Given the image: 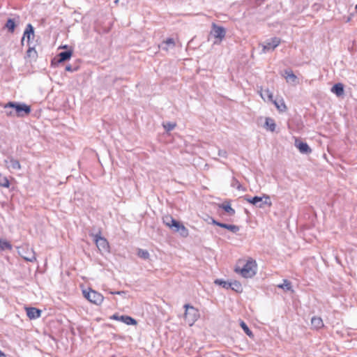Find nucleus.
I'll list each match as a JSON object with an SVG mask.
<instances>
[{
	"label": "nucleus",
	"instance_id": "1",
	"mask_svg": "<svg viewBox=\"0 0 357 357\" xmlns=\"http://www.w3.org/2000/svg\"><path fill=\"white\" fill-rule=\"evenodd\" d=\"M4 107L6 109L10 107L15 109V112L13 111L7 112L8 116L16 115L19 117H23L26 115H28L31 112L30 106L26 105L25 103L9 102L5 105Z\"/></svg>",
	"mask_w": 357,
	"mask_h": 357
},
{
	"label": "nucleus",
	"instance_id": "2",
	"mask_svg": "<svg viewBox=\"0 0 357 357\" xmlns=\"http://www.w3.org/2000/svg\"><path fill=\"white\" fill-rule=\"evenodd\" d=\"M256 262L252 260H248L242 268L236 267L235 271L240 273L243 278H250L256 274Z\"/></svg>",
	"mask_w": 357,
	"mask_h": 357
},
{
	"label": "nucleus",
	"instance_id": "3",
	"mask_svg": "<svg viewBox=\"0 0 357 357\" xmlns=\"http://www.w3.org/2000/svg\"><path fill=\"white\" fill-rule=\"evenodd\" d=\"M244 199L248 203L261 208H264L265 206H271L272 205L270 197L266 195H264L263 197L255 196L253 197L245 196Z\"/></svg>",
	"mask_w": 357,
	"mask_h": 357
},
{
	"label": "nucleus",
	"instance_id": "4",
	"mask_svg": "<svg viewBox=\"0 0 357 357\" xmlns=\"http://www.w3.org/2000/svg\"><path fill=\"white\" fill-rule=\"evenodd\" d=\"M226 30L223 26L217 25L215 23L212 24L210 36L214 38L213 44L219 45L225 38Z\"/></svg>",
	"mask_w": 357,
	"mask_h": 357
},
{
	"label": "nucleus",
	"instance_id": "5",
	"mask_svg": "<svg viewBox=\"0 0 357 357\" xmlns=\"http://www.w3.org/2000/svg\"><path fill=\"white\" fill-rule=\"evenodd\" d=\"M184 319L190 326H192L199 317V311L190 304L184 305Z\"/></svg>",
	"mask_w": 357,
	"mask_h": 357
},
{
	"label": "nucleus",
	"instance_id": "6",
	"mask_svg": "<svg viewBox=\"0 0 357 357\" xmlns=\"http://www.w3.org/2000/svg\"><path fill=\"white\" fill-rule=\"evenodd\" d=\"M84 296L91 303H94L96 305H100L103 300V296L99 292L89 289V291L84 290L83 291Z\"/></svg>",
	"mask_w": 357,
	"mask_h": 357
},
{
	"label": "nucleus",
	"instance_id": "7",
	"mask_svg": "<svg viewBox=\"0 0 357 357\" xmlns=\"http://www.w3.org/2000/svg\"><path fill=\"white\" fill-rule=\"evenodd\" d=\"M281 40L279 38L274 37L266 40L262 45V52L266 53L269 51L274 50L280 44Z\"/></svg>",
	"mask_w": 357,
	"mask_h": 357
},
{
	"label": "nucleus",
	"instance_id": "8",
	"mask_svg": "<svg viewBox=\"0 0 357 357\" xmlns=\"http://www.w3.org/2000/svg\"><path fill=\"white\" fill-rule=\"evenodd\" d=\"M94 241L96 246L100 252H108L109 250V243L105 238L100 236V232L94 235Z\"/></svg>",
	"mask_w": 357,
	"mask_h": 357
},
{
	"label": "nucleus",
	"instance_id": "9",
	"mask_svg": "<svg viewBox=\"0 0 357 357\" xmlns=\"http://www.w3.org/2000/svg\"><path fill=\"white\" fill-rule=\"evenodd\" d=\"M4 163L6 168L8 169L20 170L21 169L20 162L12 157L5 160Z\"/></svg>",
	"mask_w": 357,
	"mask_h": 357
},
{
	"label": "nucleus",
	"instance_id": "10",
	"mask_svg": "<svg viewBox=\"0 0 357 357\" xmlns=\"http://www.w3.org/2000/svg\"><path fill=\"white\" fill-rule=\"evenodd\" d=\"M295 146L298 149L299 151L303 154H309L312 152V149L305 142L295 141Z\"/></svg>",
	"mask_w": 357,
	"mask_h": 357
},
{
	"label": "nucleus",
	"instance_id": "11",
	"mask_svg": "<svg viewBox=\"0 0 357 357\" xmlns=\"http://www.w3.org/2000/svg\"><path fill=\"white\" fill-rule=\"evenodd\" d=\"M26 310V314H27L28 317L31 319H37V318L40 317L41 315V310H40L36 307H27Z\"/></svg>",
	"mask_w": 357,
	"mask_h": 357
},
{
	"label": "nucleus",
	"instance_id": "12",
	"mask_svg": "<svg viewBox=\"0 0 357 357\" xmlns=\"http://www.w3.org/2000/svg\"><path fill=\"white\" fill-rule=\"evenodd\" d=\"M284 77L287 82L296 84L297 82V77L294 75L292 70H285Z\"/></svg>",
	"mask_w": 357,
	"mask_h": 357
},
{
	"label": "nucleus",
	"instance_id": "13",
	"mask_svg": "<svg viewBox=\"0 0 357 357\" xmlns=\"http://www.w3.org/2000/svg\"><path fill=\"white\" fill-rule=\"evenodd\" d=\"M331 91L337 96H341L344 94V86L341 83L335 84L331 89Z\"/></svg>",
	"mask_w": 357,
	"mask_h": 357
},
{
	"label": "nucleus",
	"instance_id": "14",
	"mask_svg": "<svg viewBox=\"0 0 357 357\" xmlns=\"http://www.w3.org/2000/svg\"><path fill=\"white\" fill-rule=\"evenodd\" d=\"M73 54V52L71 50H67L64 52H61L59 54V62H63L70 59Z\"/></svg>",
	"mask_w": 357,
	"mask_h": 357
},
{
	"label": "nucleus",
	"instance_id": "15",
	"mask_svg": "<svg viewBox=\"0 0 357 357\" xmlns=\"http://www.w3.org/2000/svg\"><path fill=\"white\" fill-rule=\"evenodd\" d=\"M119 321L127 325H136L137 321L128 315H121L119 317Z\"/></svg>",
	"mask_w": 357,
	"mask_h": 357
},
{
	"label": "nucleus",
	"instance_id": "16",
	"mask_svg": "<svg viewBox=\"0 0 357 357\" xmlns=\"http://www.w3.org/2000/svg\"><path fill=\"white\" fill-rule=\"evenodd\" d=\"M311 324L316 329H319L324 326L323 321L319 317H313L311 319Z\"/></svg>",
	"mask_w": 357,
	"mask_h": 357
},
{
	"label": "nucleus",
	"instance_id": "17",
	"mask_svg": "<svg viewBox=\"0 0 357 357\" xmlns=\"http://www.w3.org/2000/svg\"><path fill=\"white\" fill-rule=\"evenodd\" d=\"M265 127L267 130H269L271 132L275 131L276 128L275 121L269 117L266 118Z\"/></svg>",
	"mask_w": 357,
	"mask_h": 357
},
{
	"label": "nucleus",
	"instance_id": "18",
	"mask_svg": "<svg viewBox=\"0 0 357 357\" xmlns=\"http://www.w3.org/2000/svg\"><path fill=\"white\" fill-rule=\"evenodd\" d=\"M33 34H34L33 27L32 26V25L31 24H28L26 27V29L24 31V33L22 41L24 40L25 37L27 38V40L29 41L30 40L31 36H33Z\"/></svg>",
	"mask_w": 357,
	"mask_h": 357
},
{
	"label": "nucleus",
	"instance_id": "19",
	"mask_svg": "<svg viewBox=\"0 0 357 357\" xmlns=\"http://www.w3.org/2000/svg\"><path fill=\"white\" fill-rule=\"evenodd\" d=\"M22 257L27 261L33 262L36 260L35 252L31 250V251L25 252L24 255Z\"/></svg>",
	"mask_w": 357,
	"mask_h": 357
},
{
	"label": "nucleus",
	"instance_id": "20",
	"mask_svg": "<svg viewBox=\"0 0 357 357\" xmlns=\"http://www.w3.org/2000/svg\"><path fill=\"white\" fill-rule=\"evenodd\" d=\"M16 26V22L14 19L9 18L6 24L5 28L8 29V32L13 33Z\"/></svg>",
	"mask_w": 357,
	"mask_h": 357
},
{
	"label": "nucleus",
	"instance_id": "21",
	"mask_svg": "<svg viewBox=\"0 0 357 357\" xmlns=\"http://www.w3.org/2000/svg\"><path fill=\"white\" fill-rule=\"evenodd\" d=\"M220 227L222 228L227 229L234 234L237 233L240 230L239 227L237 225H228V224L221 222V225H220Z\"/></svg>",
	"mask_w": 357,
	"mask_h": 357
},
{
	"label": "nucleus",
	"instance_id": "22",
	"mask_svg": "<svg viewBox=\"0 0 357 357\" xmlns=\"http://www.w3.org/2000/svg\"><path fill=\"white\" fill-rule=\"evenodd\" d=\"M229 289L235 291L236 292H241L243 291L241 284L236 280L230 282Z\"/></svg>",
	"mask_w": 357,
	"mask_h": 357
},
{
	"label": "nucleus",
	"instance_id": "23",
	"mask_svg": "<svg viewBox=\"0 0 357 357\" xmlns=\"http://www.w3.org/2000/svg\"><path fill=\"white\" fill-rule=\"evenodd\" d=\"M272 102L274 103V105H275V107L280 112L286 111L287 107H286V105L284 104V102L282 99H281L280 100H273Z\"/></svg>",
	"mask_w": 357,
	"mask_h": 357
},
{
	"label": "nucleus",
	"instance_id": "24",
	"mask_svg": "<svg viewBox=\"0 0 357 357\" xmlns=\"http://www.w3.org/2000/svg\"><path fill=\"white\" fill-rule=\"evenodd\" d=\"M220 207L230 215H234L235 214V210L233 208H231L229 202H225L222 204Z\"/></svg>",
	"mask_w": 357,
	"mask_h": 357
},
{
	"label": "nucleus",
	"instance_id": "25",
	"mask_svg": "<svg viewBox=\"0 0 357 357\" xmlns=\"http://www.w3.org/2000/svg\"><path fill=\"white\" fill-rule=\"evenodd\" d=\"M12 248V245L8 241L0 239V252L5 250H11Z\"/></svg>",
	"mask_w": 357,
	"mask_h": 357
},
{
	"label": "nucleus",
	"instance_id": "26",
	"mask_svg": "<svg viewBox=\"0 0 357 357\" xmlns=\"http://www.w3.org/2000/svg\"><path fill=\"white\" fill-rule=\"evenodd\" d=\"M260 95L264 100L266 98L268 100H273V95L269 89L261 91Z\"/></svg>",
	"mask_w": 357,
	"mask_h": 357
},
{
	"label": "nucleus",
	"instance_id": "27",
	"mask_svg": "<svg viewBox=\"0 0 357 357\" xmlns=\"http://www.w3.org/2000/svg\"><path fill=\"white\" fill-rule=\"evenodd\" d=\"M175 43L173 38H167L162 44V48L165 50H168V47L172 46L174 47Z\"/></svg>",
	"mask_w": 357,
	"mask_h": 357
},
{
	"label": "nucleus",
	"instance_id": "28",
	"mask_svg": "<svg viewBox=\"0 0 357 357\" xmlns=\"http://www.w3.org/2000/svg\"><path fill=\"white\" fill-rule=\"evenodd\" d=\"M162 220H163V223L169 227L172 226V225H174V223H175V222L176 221L175 219H174L170 215H166V216L163 217Z\"/></svg>",
	"mask_w": 357,
	"mask_h": 357
},
{
	"label": "nucleus",
	"instance_id": "29",
	"mask_svg": "<svg viewBox=\"0 0 357 357\" xmlns=\"http://www.w3.org/2000/svg\"><path fill=\"white\" fill-rule=\"evenodd\" d=\"M0 187L6 188L10 187V181L8 178L2 174H0Z\"/></svg>",
	"mask_w": 357,
	"mask_h": 357
},
{
	"label": "nucleus",
	"instance_id": "30",
	"mask_svg": "<svg viewBox=\"0 0 357 357\" xmlns=\"http://www.w3.org/2000/svg\"><path fill=\"white\" fill-rule=\"evenodd\" d=\"M278 287L282 289L285 291H290V290H291L292 286H291V283L289 280H284L283 283L278 285Z\"/></svg>",
	"mask_w": 357,
	"mask_h": 357
},
{
	"label": "nucleus",
	"instance_id": "31",
	"mask_svg": "<svg viewBox=\"0 0 357 357\" xmlns=\"http://www.w3.org/2000/svg\"><path fill=\"white\" fill-rule=\"evenodd\" d=\"M215 284L222 286L223 288L226 289H229L230 282L223 280L222 279H216L214 282Z\"/></svg>",
	"mask_w": 357,
	"mask_h": 357
},
{
	"label": "nucleus",
	"instance_id": "32",
	"mask_svg": "<svg viewBox=\"0 0 357 357\" xmlns=\"http://www.w3.org/2000/svg\"><path fill=\"white\" fill-rule=\"evenodd\" d=\"M137 255L139 257L143 259H148L150 257L149 252L147 250L143 249H138Z\"/></svg>",
	"mask_w": 357,
	"mask_h": 357
},
{
	"label": "nucleus",
	"instance_id": "33",
	"mask_svg": "<svg viewBox=\"0 0 357 357\" xmlns=\"http://www.w3.org/2000/svg\"><path fill=\"white\" fill-rule=\"evenodd\" d=\"M242 329L243 330V331L245 333V334L247 335H248L249 337H253V333L251 331V330L248 328V326H247V324L244 322V321H241V324H240Z\"/></svg>",
	"mask_w": 357,
	"mask_h": 357
},
{
	"label": "nucleus",
	"instance_id": "34",
	"mask_svg": "<svg viewBox=\"0 0 357 357\" xmlns=\"http://www.w3.org/2000/svg\"><path fill=\"white\" fill-rule=\"evenodd\" d=\"M178 232L182 237H187L189 234L188 229L183 224L178 229Z\"/></svg>",
	"mask_w": 357,
	"mask_h": 357
},
{
	"label": "nucleus",
	"instance_id": "35",
	"mask_svg": "<svg viewBox=\"0 0 357 357\" xmlns=\"http://www.w3.org/2000/svg\"><path fill=\"white\" fill-rule=\"evenodd\" d=\"M181 225L182 224L176 220L175 223H174V225H172V226H171L169 228H171L174 231L178 232V229Z\"/></svg>",
	"mask_w": 357,
	"mask_h": 357
},
{
	"label": "nucleus",
	"instance_id": "36",
	"mask_svg": "<svg viewBox=\"0 0 357 357\" xmlns=\"http://www.w3.org/2000/svg\"><path fill=\"white\" fill-rule=\"evenodd\" d=\"M175 126H176V124L172 123H167V124L164 125L165 129L167 131H170V130H173Z\"/></svg>",
	"mask_w": 357,
	"mask_h": 357
},
{
	"label": "nucleus",
	"instance_id": "37",
	"mask_svg": "<svg viewBox=\"0 0 357 357\" xmlns=\"http://www.w3.org/2000/svg\"><path fill=\"white\" fill-rule=\"evenodd\" d=\"M218 156L226 158L227 157V153L225 150L218 149Z\"/></svg>",
	"mask_w": 357,
	"mask_h": 357
},
{
	"label": "nucleus",
	"instance_id": "38",
	"mask_svg": "<svg viewBox=\"0 0 357 357\" xmlns=\"http://www.w3.org/2000/svg\"><path fill=\"white\" fill-rule=\"evenodd\" d=\"M65 70L69 72H75L77 70V68H73L71 65H67L65 68Z\"/></svg>",
	"mask_w": 357,
	"mask_h": 357
},
{
	"label": "nucleus",
	"instance_id": "39",
	"mask_svg": "<svg viewBox=\"0 0 357 357\" xmlns=\"http://www.w3.org/2000/svg\"><path fill=\"white\" fill-rule=\"evenodd\" d=\"M211 223H212L213 225H217V226H219V227H220V225H221V222H218V221L215 220V219H213V218H211Z\"/></svg>",
	"mask_w": 357,
	"mask_h": 357
},
{
	"label": "nucleus",
	"instance_id": "40",
	"mask_svg": "<svg viewBox=\"0 0 357 357\" xmlns=\"http://www.w3.org/2000/svg\"><path fill=\"white\" fill-rule=\"evenodd\" d=\"M232 185H233L234 186H235L236 185H236V188H237L238 189H239V188H240V187H241L240 183H239L236 180H234V181H233V183H232Z\"/></svg>",
	"mask_w": 357,
	"mask_h": 357
},
{
	"label": "nucleus",
	"instance_id": "41",
	"mask_svg": "<svg viewBox=\"0 0 357 357\" xmlns=\"http://www.w3.org/2000/svg\"><path fill=\"white\" fill-rule=\"evenodd\" d=\"M119 317L120 316L115 314H113L112 317H111L112 319H115V320H117V321H119Z\"/></svg>",
	"mask_w": 357,
	"mask_h": 357
},
{
	"label": "nucleus",
	"instance_id": "42",
	"mask_svg": "<svg viewBox=\"0 0 357 357\" xmlns=\"http://www.w3.org/2000/svg\"><path fill=\"white\" fill-rule=\"evenodd\" d=\"M111 294H119V295H121V294H125V291H115V292H111Z\"/></svg>",
	"mask_w": 357,
	"mask_h": 357
},
{
	"label": "nucleus",
	"instance_id": "43",
	"mask_svg": "<svg viewBox=\"0 0 357 357\" xmlns=\"http://www.w3.org/2000/svg\"><path fill=\"white\" fill-rule=\"evenodd\" d=\"M0 357H5V354L0 350Z\"/></svg>",
	"mask_w": 357,
	"mask_h": 357
},
{
	"label": "nucleus",
	"instance_id": "44",
	"mask_svg": "<svg viewBox=\"0 0 357 357\" xmlns=\"http://www.w3.org/2000/svg\"><path fill=\"white\" fill-rule=\"evenodd\" d=\"M32 50H32L31 48H29V49L28 50V53L31 52H32Z\"/></svg>",
	"mask_w": 357,
	"mask_h": 357
},
{
	"label": "nucleus",
	"instance_id": "45",
	"mask_svg": "<svg viewBox=\"0 0 357 357\" xmlns=\"http://www.w3.org/2000/svg\"><path fill=\"white\" fill-rule=\"evenodd\" d=\"M356 11L357 12V5L355 6Z\"/></svg>",
	"mask_w": 357,
	"mask_h": 357
}]
</instances>
